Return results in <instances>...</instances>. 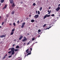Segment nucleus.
Here are the masks:
<instances>
[{"mask_svg":"<svg viewBox=\"0 0 60 60\" xmlns=\"http://www.w3.org/2000/svg\"><path fill=\"white\" fill-rule=\"evenodd\" d=\"M11 55H14V54H15V52H14V48H12L11 49V51L9 52H8V54H10V53H11Z\"/></svg>","mask_w":60,"mask_h":60,"instance_id":"nucleus-1","label":"nucleus"},{"mask_svg":"<svg viewBox=\"0 0 60 60\" xmlns=\"http://www.w3.org/2000/svg\"><path fill=\"white\" fill-rule=\"evenodd\" d=\"M28 50H29V49H27L26 51V53H28L27 54V56H28V55H31V52L29 51H28Z\"/></svg>","mask_w":60,"mask_h":60,"instance_id":"nucleus-2","label":"nucleus"},{"mask_svg":"<svg viewBox=\"0 0 60 60\" xmlns=\"http://www.w3.org/2000/svg\"><path fill=\"white\" fill-rule=\"evenodd\" d=\"M24 39L22 40V41L23 42H25V41L27 40V39L25 37H24Z\"/></svg>","mask_w":60,"mask_h":60,"instance_id":"nucleus-3","label":"nucleus"},{"mask_svg":"<svg viewBox=\"0 0 60 60\" xmlns=\"http://www.w3.org/2000/svg\"><path fill=\"white\" fill-rule=\"evenodd\" d=\"M38 17H39V15H35L34 17V18L36 19H37Z\"/></svg>","mask_w":60,"mask_h":60,"instance_id":"nucleus-4","label":"nucleus"},{"mask_svg":"<svg viewBox=\"0 0 60 60\" xmlns=\"http://www.w3.org/2000/svg\"><path fill=\"white\" fill-rule=\"evenodd\" d=\"M60 9V7H58L55 10L57 11H59Z\"/></svg>","mask_w":60,"mask_h":60,"instance_id":"nucleus-5","label":"nucleus"},{"mask_svg":"<svg viewBox=\"0 0 60 60\" xmlns=\"http://www.w3.org/2000/svg\"><path fill=\"white\" fill-rule=\"evenodd\" d=\"M11 4H12L13 3V0H9Z\"/></svg>","mask_w":60,"mask_h":60,"instance_id":"nucleus-6","label":"nucleus"},{"mask_svg":"<svg viewBox=\"0 0 60 60\" xmlns=\"http://www.w3.org/2000/svg\"><path fill=\"white\" fill-rule=\"evenodd\" d=\"M0 37L1 38H3V37H5V35H2L0 36Z\"/></svg>","mask_w":60,"mask_h":60,"instance_id":"nucleus-7","label":"nucleus"},{"mask_svg":"<svg viewBox=\"0 0 60 60\" xmlns=\"http://www.w3.org/2000/svg\"><path fill=\"white\" fill-rule=\"evenodd\" d=\"M7 7V4L5 5L4 6V7L3 8V9H6Z\"/></svg>","mask_w":60,"mask_h":60,"instance_id":"nucleus-8","label":"nucleus"},{"mask_svg":"<svg viewBox=\"0 0 60 60\" xmlns=\"http://www.w3.org/2000/svg\"><path fill=\"white\" fill-rule=\"evenodd\" d=\"M15 6H16V5H15L14 3H13L12 5V7L13 8H14L15 7Z\"/></svg>","mask_w":60,"mask_h":60,"instance_id":"nucleus-9","label":"nucleus"},{"mask_svg":"<svg viewBox=\"0 0 60 60\" xmlns=\"http://www.w3.org/2000/svg\"><path fill=\"white\" fill-rule=\"evenodd\" d=\"M51 10L50 11H49L48 10V12H49V13H48V14H50V13H51Z\"/></svg>","mask_w":60,"mask_h":60,"instance_id":"nucleus-10","label":"nucleus"},{"mask_svg":"<svg viewBox=\"0 0 60 60\" xmlns=\"http://www.w3.org/2000/svg\"><path fill=\"white\" fill-rule=\"evenodd\" d=\"M23 37V36H22L20 37V38H19V40H21L22 39V38Z\"/></svg>","mask_w":60,"mask_h":60,"instance_id":"nucleus-11","label":"nucleus"},{"mask_svg":"<svg viewBox=\"0 0 60 60\" xmlns=\"http://www.w3.org/2000/svg\"><path fill=\"white\" fill-rule=\"evenodd\" d=\"M47 14H46L44 16L43 18V19H45V18H46V17H47Z\"/></svg>","mask_w":60,"mask_h":60,"instance_id":"nucleus-12","label":"nucleus"},{"mask_svg":"<svg viewBox=\"0 0 60 60\" xmlns=\"http://www.w3.org/2000/svg\"><path fill=\"white\" fill-rule=\"evenodd\" d=\"M14 34V32H11L10 34L11 35H13Z\"/></svg>","mask_w":60,"mask_h":60,"instance_id":"nucleus-13","label":"nucleus"},{"mask_svg":"<svg viewBox=\"0 0 60 60\" xmlns=\"http://www.w3.org/2000/svg\"><path fill=\"white\" fill-rule=\"evenodd\" d=\"M41 32V30L39 29L38 30V33L39 34H40V33H40V32Z\"/></svg>","mask_w":60,"mask_h":60,"instance_id":"nucleus-14","label":"nucleus"},{"mask_svg":"<svg viewBox=\"0 0 60 60\" xmlns=\"http://www.w3.org/2000/svg\"><path fill=\"white\" fill-rule=\"evenodd\" d=\"M4 2V0H1L0 2L1 3H3Z\"/></svg>","mask_w":60,"mask_h":60,"instance_id":"nucleus-15","label":"nucleus"},{"mask_svg":"<svg viewBox=\"0 0 60 60\" xmlns=\"http://www.w3.org/2000/svg\"><path fill=\"white\" fill-rule=\"evenodd\" d=\"M31 22L32 23L34 22V19H32L31 20Z\"/></svg>","mask_w":60,"mask_h":60,"instance_id":"nucleus-16","label":"nucleus"},{"mask_svg":"<svg viewBox=\"0 0 60 60\" xmlns=\"http://www.w3.org/2000/svg\"><path fill=\"white\" fill-rule=\"evenodd\" d=\"M19 46L17 45L16 47V49H19Z\"/></svg>","mask_w":60,"mask_h":60,"instance_id":"nucleus-17","label":"nucleus"},{"mask_svg":"<svg viewBox=\"0 0 60 60\" xmlns=\"http://www.w3.org/2000/svg\"><path fill=\"white\" fill-rule=\"evenodd\" d=\"M15 31V29H12L11 30V32H14V31Z\"/></svg>","mask_w":60,"mask_h":60,"instance_id":"nucleus-18","label":"nucleus"},{"mask_svg":"<svg viewBox=\"0 0 60 60\" xmlns=\"http://www.w3.org/2000/svg\"><path fill=\"white\" fill-rule=\"evenodd\" d=\"M42 7H41V8L39 9V10L40 11H41V10H42Z\"/></svg>","mask_w":60,"mask_h":60,"instance_id":"nucleus-19","label":"nucleus"},{"mask_svg":"<svg viewBox=\"0 0 60 60\" xmlns=\"http://www.w3.org/2000/svg\"><path fill=\"white\" fill-rule=\"evenodd\" d=\"M15 12L14 11H13L12 12L11 14H14V13H15Z\"/></svg>","mask_w":60,"mask_h":60,"instance_id":"nucleus-20","label":"nucleus"},{"mask_svg":"<svg viewBox=\"0 0 60 60\" xmlns=\"http://www.w3.org/2000/svg\"><path fill=\"white\" fill-rule=\"evenodd\" d=\"M33 6H35V5H36V4H35V3H34L33 4Z\"/></svg>","mask_w":60,"mask_h":60,"instance_id":"nucleus-21","label":"nucleus"},{"mask_svg":"<svg viewBox=\"0 0 60 60\" xmlns=\"http://www.w3.org/2000/svg\"><path fill=\"white\" fill-rule=\"evenodd\" d=\"M24 26V25H22V26H21V28H23V27H24V26Z\"/></svg>","mask_w":60,"mask_h":60,"instance_id":"nucleus-22","label":"nucleus"},{"mask_svg":"<svg viewBox=\"0 0 60 60\" xmlns=\"http://www.w3.org/2000/svg\"><path fill=\"white\" fill-rule=\"evenodd\" d=\"M22 25H23L24 26H25V22H23L22 24Z\"/></svg>","mask_w":60,"mask_h":60,"instance_id":"nucleus-23","label":"nucleus"},{"mask_svg":"<svg viewBox=\"0 0 60 60\" xmlns=\"http://www.w3.org/2000/svg\"><path fill=\"white\" fill-rule=\"evenodd\" d=\"M40 11H38V14L39 15V14H40Z\"/></svg>","mask_w":60,"mask_h":60,"instance_id":"nucleus-24","label":"nucleus"},{"mask_svg":"<svg viewBox=\"0 0 60 60\" xmlns=\"http://www.w3.org/2000/svg\"><path fill=\"white\" fill-rule=\"evenodd\" d=\"M50 16V15H47V17H49V16Z\"/></svg>","mask_w":60,"mask_h":60,"instance_id":"nucleus-25","label":"nucleus"},{"mask_svg":"<svg viewBox=\"0 0 60 60\" xmlns=\"http://www.w3.org/2000/svg\"><path fill=\"white\" fill-rule=\"evenodd\" d=\"M18 49H15V52L18 51Z\"/></svg>","mask_w":60,"mask_h":60,"instance_id":"nucleus-26","label":"nucleus"},{"mask_svg":"<svg viewBox=\"0 0 60 60\" xmlns=\"http://www.w3.org/2000/svg\"><path fill=\"white\" fill-rule=\"evenodd\" d=\"M13 25L14 26H16V25H15V23H13Z\"/></svg>","mask_w":60,"mask_h":60,"instance_id":"nucleus-27","label":"nucleus"},{"mask_svg":"<svg viewBox=\"0 0 60 60\" xmlns=\"http://www.w3.org/2000/svg\"><path fill=\"white\" fill-rule=\"evenodd\" d=\"M35 40L34 38H32V41H34Z\"/></svg>","mask_w":60,"mask_h":60,"instance_id":"nucleus-28","label":"nucleus"},{"mask_svg":"<svg viewBox=\"0 0 60 60\" xmlns=\"http://www.w3.org/2000/svg\"><path fill=\"white\" fill-rule=\"evenodd\" d=\"M11 56H12V55L9 56H8V57L9 58H10V57H11Z\"/></svg>","mask_w":60,"mask_h":60,"instance_id":"nucleus-29","label":"nucleus"},{"mask_svg":"<svg viewBox=\"0 0 60 60\" xmlns=\"http://www.w3.org/2000/svg\"><path fill=\"white\" fill-rule=\"evenodd\" d=\"M46 26V24H45L43 26V27H45V26Z\"/></svg>","mask_w":60,"mask_h":60,"instance_id":"nucleus-30","label":"nucleus"},{"mask_svg":"<svg viewBox=\"0 0 60 60\" xmlns=\"http://www.w3.org/2000/svg\"><path fill=\"white\" fill-rule=\"evenodd\" d=\"M30 41H29V42L28 43H27V45H29V43H30Z\"/></svg>","mask_w":60,"mask_h":60,"instance_id":"nucleus-31","label":"nucleus"},{"mask_svg":"<svg viewBox=\"0 0 60 60\" xmlns=\"http://www.w3.org/2000/svg\"><path fill=\"white\" fill-rule=\"evenodd\" d=\"M51 16L54 17V14H52V15H51Z\"/></svg>","mask_w":60,"mask_h":60,"instance_id":"nucleus-32","label":"nucleus"},{"mask_svg":"<svg viewBox=\"0 0 60 60\" xmlns=\"http://www.w3.org/2000/svg\"><path fill=\"white\" fill-rule=\"evenodd\" d=\"M5 56H4V57L3 58V59H5Z\"/></svg>","mask_w":60,"mask_h":60,"instance_id":"nucleus-33","label":"nucleus"},{"mask_svg":"<svg viewBox=\"0 0 60 60\" xmlns=\"http://www.w3.org/2000/svg\"><path fill=\"white\" fill-rule=\"evenodd\" d=\"M30 53H31V51H32V48H30Z\"/></svg>","mask_w":60,"mask_h":60,"instance_id":"nucleus-34","label":"nucleus"},{"mask_svg":"<svg viewBox=\"0 0 60 60\" xmlns=\"http://www.w3.org/2000/svg\"><path fill=\"white\" fill-rule=\"evenodd\" d=\"M15 44H13V45L12 46L13 47H14V46H15Z\"/></svg>","mask_w":60,"mask_h":60,"instance_id":"nucleus-35","label":"nucleus"},{"mask_svg":"<svg viewBox=\"0 0 60 60\" xmlns=\"http://www.w3.org/2000/svg\"><path fill=\"white\" fill-rule=\"evenodd\" d=\"M51 26H50L49 27V28H48V29H49L50 28H51Z\"/></svg>","mask_w":60,"mask_h":60,"instance_id":"nucleus-36","label":"nucleus"},{"mask_svg":"<svg viewBox=\"0 0 60 60\" xmlns=\"http://www.w3.org/2000/svg\"><path fill=\"white\" fill-rule=\"evenodd\" d=\"M7 56V54H6L5 56H5L6 57V56Z\"/></svg>","mask_w":60,"mask_h":60,"instance_id":"nucleus-37","label":"nucleus"},{"mask_svg":"<svg viewBox=\"0 0 60 60\" xmlns=\"http://www.w3.org/2000/svg\"><path fill=\"white\" fill-rule=\"evenodd\" d=\"M50 8H51V7H49V9H50Z\"/></svg>","mask_w":60,"mask_h":60,"instance_id":"nucleus-38","label":"nucleus"},{"mask_svg":"<svg viewBox=\"0 0 60 60\" xmlns=\"http://www.w3.org/2000/svg\"><path fill=\"white\" fill-rule=\"evenodd\" d=\"M36 14H37V13H38L37 11H36Z\"/></svg>","mask_w":60,"mask_h":60,"instance_id":"nucleus-39","label":"nucleus"},{"mask_svg":"<svg viewBox=\"0 0 60 60\" xmlns=\"http://www.w3.org/2000/svg\"><path fill=\"white\" fill-rule=\"evenodd\" d=\"M19 21H18L17 22V23H19Z\"/></svg>","mask_w":60,"mask_h":60,"instance_id":"nucleus-40","label":"nucleus"},{"mask_svg":"<svg viewBox=\"0 0 60 60\" xmlns=\"http://www.w3.org/2000/svg\"><path fill=\"white\" fill-rule=\"evenodd\" d=\"M11 48H9V50H11Z\"/></svg>","mask_w":60,"mask_h":60,"instance_id":"nucleus-41","label":"nucleus"},{"mask_svg":"<svg viewBox=\"0 0 60 60\" xmlns=\"http://www.w3.org/2000/svg\"><path fill=\"white\" fill-rule=\"evenodd\" d=\"M7 16V17H9V15H6Z\"/></svg>","mask_w":60,"mask_h":60,"instance_id":"nucleus-42","label":"nucleus"},{"mask_svg":"<svg viewBox=\"0 0 60 60\" xmlns=\"http://www.w3.org/2000/svg\"><path fill=\"white\" fill-rule=\"evenodd\" d=\"M3 24H4V22H2V25H3Z\"/></svg>","mask_w":60,"mask_h":60,"instance_id":"nucleus-43","label":"nucleus"},{"mask_svg":"<svg viewBox=\"0 0 60 60\" xmlns=\"http://www.w3.org/2000/svg\"><path fill=\"white\" fill-rule=\"evenodd\" d=\"M22 60V59L20 58V59H19L18 60Z\"/></svg>","mask_w":60,"mask_h":60,"instance_id":"nucleus-44","label":"nucleus"},{"mask_svg":"<svg viewBox=\"0 0 60 60\" xmlns=\"http://www.w3.org/2000/svg\"><path fill=\"white\" fill-rule=\"evenodd\" d=\"M60 4H59L58 6V7H59L60 6Z\"/></svg>","mask_w":60,"mask_h":60,"instance_id":"nucleus-45","label":"nucleus"},{"mask_svg":"<svg viewBox=\"0 0 60 60\" xmlns=\"http://www.w3.org/2000/svg\"><path fill=\"white\" fill-rule=\"evenodd\" d=\"M14 41H16V40L15 39L14 40Z\"/></svg>","mask_w":60,"mask_h":60,"instance_id":"nucleus-46","label":"nucleus"},{"mask_svg":"<svg viewBox=\"0 0 60 60\" xmlns=\"http://www.w3.org/2000/svg\"><path fill=\"white\" fill-rule=\"evenodd\" d=\"M25 44H26V43H24V45H25Z\"/></svg>","mask_w":60,"mask_h":60,"instance_id":"nucleus-47","label":"nucleus"},{"mask_svg":"<svg viewBox=\"0 0 60 60\" xmlns=\"http://www.w3.org/2000/svg\"><path fill=\"white\" fill-rule=\"evenodd\" d=\"M10 25V26H11V24H9Z\"/></svg>","mask_w":60,"mask_h":60,"instance_id":"nucleus-48","label":"nucleus"},{"mask_svg":"<svg viewBox=\"0 0 60 60\" xmlns=\"http://www.w3.org/2000/svg\"><path fill=\"white\" fill-rule=\"evenodd\" d=\"M19 42V41H17V42Z\"/></svg>","mask_w":60,"mask_h":60,"instance_id":"nucleus-49","label":"nucleus"},{"mask_svg":"<svg viewBox=\"0 0 60 60\" xmlns=\"http://www.w3.org/2000/svg\"><path fill=\"white\" fill-rule=\"evenodd\" d=\"M2 28V27L1 26H0V28Z\"/></svg>","mask_w":60,"mask_h":60,"instance_id":"nucleus-50","label":"nucleus"},{"mask_svg":"<svg viewBox=\"0 0 60 60\" xmlns=\"http://www.w3.org/2000/svg\"><path fill=\"white\" fill-rule=\"evenodd\" d=\"M31 16V15H29V17H30V16Z\"/></svg>","mask_w":60,"mask_h":60,"instance_id":"nucleus-51","label":"nucleus"},{"mask_svg":"<svg viewBox=\"0 0 60 60\" xmlns=\"http://www.w3.org/2000/svg\"><path fill=\"white\" fill-rule=\"evenodd\" d=\"M1 3H0V6H1Z\"/></svg>","mask_w":60,"mask_h":60,"instance_id":"nucleus-52","label":"nucleus"},{"mask_svg":"<svg viewBox=\"0 0 60 60\" xmlns=\"http://www.w3.org/2000/svg\"><path fill=\"white\" fill-rule=\"evenodd\" d=\"M1 18V16H0V19Z\"/></svg>","mask_w":60,"mask_h":60,"instance_id":"nucleus-53","label":"nucleus"},{"mask_svg":"<svg viewBox=\"0 0 60 60\" xmlns=\"http://www.w3.org/2000/svg\"><path fill=\"white\" fill-rule=\"evenodd\" d=\"M40 36L39 35V37H40Z\"/></svg>","mask_w":60,"mask_h":60,"instance_id":"nucleus-54","label":"nucleus"},{"mask_svg":"<svg viewBox=\"0 0 60 60\" xmlns=\"http://www.w3.org/2000/svg\"><path fill=\"white\" fill-rule=\"evenodd\" d=\"M21 22H22V21H21Z\"/></svg>","mask_w":60,"mask_h":60,"instance_id":"nucleus-55","label":"nucleus"},{"mask_svg":"<svg viewBox=\"0 0 60 60\" xmlns=\"http://www.w3.org/2000/svg\"><path fill=\"white\" fill-rule=\"evenodd\" d=\"M29 34H27V35H29Z\"/></svg>","mask_w":60,"mask_h":60,"instance_id":"nucleus-56","label":"nucleus"},{"mask_svg":"<svg viewBox=\"0 0 60 60\" xmlns=\"http://www.w3.org/2000/svg\"><path fill=\"white\" fill-rule=\"evenodd\" d=\"M59 0V1H60V0Z\"/></svg>","mask_w":60,"mask_h":60,"instance_id":"nucleus-57","label":"nucleus"}]
</instances>
